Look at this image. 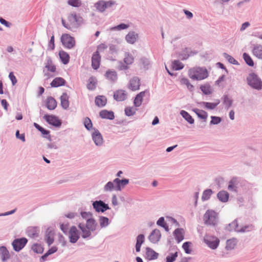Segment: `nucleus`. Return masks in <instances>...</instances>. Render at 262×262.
Here are the masks:
<instances>
[{"mask_svg": "<svg viewBox=\"0 0 262 262\" xmlns=\"http://www.w3.org/2000/svg\"><path fill=\"white\" fill-rule=\"evenodd\" d=\"M188 76L193 80H201L206 78L208 73L205 68L194 67L189 70Z\"/></svg>", "mask_w": 262, "mask_h": 262, "instance_id": "obj_1", "label": "nucleus"}, {"mask_svg": "<svg viewBox=\"0 0 262 262\" xmlns=\"http://www.w3.org/2000/svg\"><path fill=\"white\" fill-rule=\"evenodd\" d=\"M62 24L63 26L67 29L73 30L77 29L79 26V19L76 14H70L67 19H62Z\"/></svg>", "mask_w": 262, "mask_h": 262, "instance_id": "obj_2", "label": "nucleus"}, {"mask_svg": "<svg viewBox=\"0 0 262 262\" xmlns=\"http://www.w3.org/2000/svg\"><path fill=\"white\" fill-rule=\"evenodd\" d=\"M204 223L209 226H215L218 222L217 213L212 210H208L203 216Z\"/></svg>", "mask_w": 262, "mask_h": 262, "instance_id": "obj_3", "label": "nucleus"}, {"mask_svg": "<svg viewBox=\"0 0 262 262\" xmlns=\"http://www.w3.org/2000/svg\"><path fill=\"white\" fill-rule=\"evenodd\" d=\"M248 83L252 88L260 90L262 88V82L258 76L254 73L250 74L247 78Z\"/></svg>", "mask_w": 262, "mask_h": 262, "instance_id": "obj_4", "label": "nucleus"}, {"mask_svg": "<svg viewBox=\"0 0 262 262\" xmlns=\"http://www.w3.org/2000/svg\"><path fill=\"white\" fill-rule=\"evenodd\" d=\"M56 72V66L53 63L51 58H48L45 64V69L43 70L44 75L46 77L49 78L50 73L54 74Z\"/></svg>", "mask_w": 262, "mask_h": 262, "instance_id": "obj_5", "label": "nucleus"}, {"mask_svg": "<svg viewBox=\"0 0 262 262\" xmlns=\"http://www.w3.org/2000/svg\"><path fill=\"white\" fill-rule=\"evenodd\" d=\"M61 41L64 47L69 49L73 48L75 45L74 38L66 33L62 35Z\"/></svg>", "mask_w": 262, "mask_h": 262, "instance_id": "obj_6", "label": "nucleus"}, {"mask_svg": "<svg viewBox=\"0 0 262 262\" xmlns=\"http://www.w3.org/2000/svg\"><path fill=\"white\" fill-rule=\"evenodd\" d=\"M204 241L208 246L212 249H216L220 243V240L217 237L209 235L205 236Z\"/></svg>", "mask_w": 262, "mask_h": 262, "instance_id": "obj_7", "label": "nucleus"}, {"mask_svg": "<svg viewBox=\"0 0 262 262\" xmlns=\"http://www.w3.org/2000/svg\"><path fill=\"white\" fill-rule=\"evenodd\" d=\"M68 236L70 242L72 243H75L80 237V233L75 226H72L68 233Z\"/></svg>", "mask_w": 262, "mask_h": 262, "instance_id": "obj_8", "label": "nucleus"}, {"mask_svg": "<svg viewBox=\"0 0 262 262\" xmlns=\"http://www.w3.org/2000/svg\"><path fill=\"white\" fill-rule=\"evenodd\" d=\"M27 242V239L25 237L14 239L12 243L14 250L16 251H19L25 247Z\"/></svg>", "mask_w": 262, "mask_h": 262, "instance_id": "obj_9", "label": "nucleus"}, {"mask_svg": "<svg viewBox=\"0 0 262 262\" xmlns=\"http://www.w3.org/2000/svg\"><path fill=\"white\" fill-rule=\"evenodd\" d=\"M134 61V57L133 55L128 52L124 53V57L123 59L124 64L122 65L120 67V69L121 70H126L128 68V66L132 64Z\"/></svg>", "mask_w": 262, "mask_h": 262, "instance_id": "obj_10", "label": "nucleus"}, {"mask_svg": "<svg viewBox=\"0 0 262 262\" xmlns=\"http://www.w3.org/2000/svg\"><path fill=\"white\" fill-rule=\"evenodd\" d=\"M43 119L50 124L55 126H59L61 122L60 120L55 116L45 115Z\"/></svg>", "mask_w": 262, "mask_h": 262, "instance_id": "obj_11", "label": "nucleus"}, {"mask_svg": "<svg viewBox=\"0 0 262 262\" xmlns=\"http://www.w3.org/2000/svg\"><path fill=\"white\" fill-rule=\"evenodd\" d=\"M94 208L97 212H103L105 210L109 209V207L107 204H105L101 201H95L93 203Z\"/></svg>", "mask_w": 262, "mask_h": 262, "instance_id": "obj_12", "label": "nucleus"}, {"mask_svg": "<svg viewBox=\"0 0 262 262\" xmlns=\"http://www.w3.org/2000/svg\"><path fill=\"white\" fill-rule=\"evenodd\" d=\"M161 237V234L160 230L155 229L149 235L148 239L151 243L156 244L160 241Z\"/></svg>", "mask_w": 262, "mask_h": 262, "instance_id": "obj_13", "label": "nucleus"}, {"mask_svg": "<svg viewBox=\"0 0 262 262\" xmlns=\"http://www.w3.org/2000/svg\"><path fill=\"white\" fill-rule=\"evenodd\" d=\"M146 94L149 95V92L147 90L141 92L137 95L134 101V103L135 106L139 107L141 105L142 98Z\"/></svg>", "mask_w": 262, "mask_h": 262, "instance_id": "obj_14", "label": "nucleus"}, {"mask_svg": "<svg viewBox=\"0 0 262 262\" xmlns=\"http://www.w3.org/2000/svg\"><path fill=\"white\" fill-rule=\"evenodd\" d=\"M100 61V54L94 53L92 57V66L94 69L97 70L99 68Z\"/></svg>", "mask_w": 262, "mask_h": 262, "instance_id": "obj_15", "label": "nucleus"}, {"mask_svg": "<svg viewBox=\"0 0 262 262\" xmlns=\"http://www.w3.org/2000/svg\"><path fill=\"white\" fill-rule=\"evenodd\" d=\"M92 138L95 144L99 146L103 143L102 137L98 130H95L92 134Z\"/></svg>", "mask_w": 262, "mask_h": 262, "instance_id": "obj_16", "label": "nucleus"}, {"mask_svg": "<svg viewBox=\"0 0 262 262\" xmlns=\"http://www.w3.org/2000/svg\"><path fill=\"white\" fill-rule=\"evenodd\" d=\"M129 182L128 179L120 180L116 178L114 180V183L116 185V190L120 191L122 187L126 185Z\"/></svg>", "mask_w": 262, "mask_h": 262, "instance_id": "obj_17", "label": "nucleus"}, {"mask_svg": "<svg viewBox=\"0 0 262 262\" xmlns=\"http://www.w3.org/2000/svg\"><path fill=\"white\" fill-rule=\"evenodd\" d=\"M114 97L117 101H123L127 97V93L124 90H118L114 93Z\"/></svg>", "mask_w": 262, "mask_h": 262, "instance_id": "obj_18", "label": "nucleus"}, {"mask_svg": "<svg viewBox=\"0 0 262 262\" xmlns=\"http://www.w3.org/2000/svg\"><path fill=\"white\" fill-rule=\"evenodd\" d=\"M112 4L111 3H110L109 2L98 1L95 4V7L97 10L100 12H103L108 6H110Z\"/></svg>", "mask_w": 262, "mask_h": 262, "instance_id": "obj_19", "label": "nucleus"}, {"mask_svg": "<svg viewBox=\"0 0 262 262\" xmlns=\"http://www.w3.org/2000/svg\"><path fill=\"white\" fill-rule=\"evenodd\" d=\"M105 78L111 82H115L117 80V72L114 70H107L105 74Z\"/></svg>", "mask_w": 262, "mask_h": 262, "instance_id": "obj_20", "label": "nucleus"}, {"mask_svg": "<svg viewBox=\"0 0 262 262\" xmlns=\"http://www.w3.org/2000/svg\"><path fill=\"white\" fill-rule=\"evenodd\" d=\"M140 86V80L138 78L134 77L130 80L129 88L132 91L139 90Z\"/></svg>", "mask_w": 262, "mask_h": 262, "instance_id": "obj_21", "label": "nucleus"}, {"mask_svg": "<svg viewBox=\"0 0 262 262\" xmlns=\"http://www.w3.org/2000/svg\"><path fill=\"white\" fill-rule=\"evenodd\" d=\"M158 253L152 249L147 247L146 248V257L148 260L155 259L158 258Z\"/></svg>", "mask_w": 262, "mask_h": 262, "instance_id": "obj_22", "label": "nucleus"}, {"mask_svg": "<svg viewBox=\"0 0 262 262\" xmlns=\"http://www.w3.org/2000/svg\"><path fill=\"white\" fill-rule=\"evenodd\" d=\"M184 231L183 229L178 228L174 231V235L178 243L181 242L184 237Z\"/></svg>", "mask_w": 262, "mask_h": 262, "instance_id": "obj_23", "label": "nucleus"}, {"mask_svg": "<svg viewBox=\"0 0 262 262\" xmlns=\"http://www.w3.org/2000/svg\"><path fill=\"white\" fill-rule=\"evenodd\" d=\"M66 81L63 78L61 77H57L53 79L51 82V86L52 87H58L64 85Z\"/></svg>", "mask_w": 262, "mask_h": 262, "instance_id": "obj_24", "label": "nucleus"}, {"mask_svg": "<svg viewBox=\"0 0 262 262\" xmlns=\"http://www.w3.org/2000/svg\"><path fill=\"white\" fill-rule=\"evenodd\" d=\"M99 115L103 119H108L112 120L114 118V113L112 111L107 110H102L99 113Z\"/></svg>", "mask_w": 262, "mask_h": 262, "instance_id": "obj_25", "label": "nucleus"}, {"mask_svg": "<svg viewBox=\"0 0 262 262\" xmlns=\"http://www.w3.org/2000/svg\"><path fill=\"white\" fill-rule=\"evenodd\" d=\"M107 102V99L105 96H99L95 98V103L98 107H103L105 105Z\"/></svg>", "mask_w": 262, "mask_h": 262, "instance_id": "obj_26", "label": "nucleus"}, {"mask_svg": "<svg viewBox=\"0 0 262 262\" xmlns=\"http://www.w3.org/2000/svg\"><path fill=\"white\" fill-rule=\"evenodd\" d=\"M57 106L56 100L51 97H48L47 99L46 106L50 110H53Z\"/></svg>", "mask_w": 262, "mask_h": 262, "instance_id": "obj_27", "label": "nucleus"}, {"mask_svg": "<svg viewBox=\"0 0 262 262\" xmlns=\"http://www.w3.org/2000/svg\"><path fill=\"white\" fill-rule=\"evenodd\" d=\"M59 56L61 61L64 64H67L69 63L70 57L66 52L64 51H59Z\"/></svg>", "mask_w": 262, "mask_h": 262, "instance_id": "obj_28", "label": "nucleus"}, {"mask_svg": "<svg viewBox=\"0 0 262 262\" xmlns=\"http://www.w3.org/2000/svg\"><path fill=\"white\" fill-rule=\"evenodd\" d=\"M253 54L257 58L262 59V46L256 45L253 49Z\"/></svg>", "mask_w": 262, "mask_h": 262, "instance_id": "obj_29", "label": "nucleus"}, {"mask_svg": "<svg viewBox=\"0 0 262 262\" xmlns=\"http://www.w3.org/2000/svg\"><path fill=\"white\" fill-rule=\"evenodd\" d=\"M97 224L93 219H89L86 221V227L92 231H95L96 229Z\"/></svg>", "mask_w": 262, "mask_h": 262, "instance_id": "obj_30", "label": "nucleus"}, {"mask_svg": "<svg viewBox=\"0 0 262 262\" xmlns=\"http://www.w3.org/2000/svg\"><path fill=\"white\" fill-rule=\"evenodd\" d=\"M0 251L1 253L2 259L3 261H5L10 258L9 252L5 247H1L0 248Z\"/></svg>", "mask_w": 262, "mask_h": 262, "instance_id": "obj_31", "label": "nucleus"}, {"mask_svg": "<svg viewBox=\"0 0 262 262\" xmlns=\"http://www.w3.org/2000/svg\"><path fill=\"white\" fill-rule=\"evenodd\" d=\"M145 237L143 234H140L137 237V243L136 245V250L137 252L140 251L142 244L144 243Z\"/></svg>", "mask_w": 262, "mask_h": 262, "instance_id": "obj_32", "label": "nucleus"}, {"mask_svg": "<svg viewBox=\"0 0 262 262\" xmlns=\"http://www.w3.org/2000/svg\"><path fill=\"white\" fill-rule=\"evenodd\" d=\"M217 197L221 201L226 202L229 199V193L226 191H221L217 193Z\"/></svg>", "mask_w": 262, "mask_h": 262, "instance_id": "obj_33", "label": "nucleus"}, {"mask_svg": "<svg viewBox=\"0 0 262 262\" xmlns=\"http://www.w3.org/2000/svg\"><path fill=\"white\" fill-rule=\"evenodd\" d=\"M69 97L66 93H63L60 97L61 104L64 108H67L69 107Z\"/></svg>", "mask_w": 262, "mask_h": 262, "instance_id": "obj_34", "label": "nucleus"}, {"mask_svg": "<svg viewBox=\"0 0 262 262\" xmlns=\"http://www.w3.org/2000/svg\"><path fill=\"white\" fill-rule=\"evenodd\" d=\"M78 227L80 229L82 232V236L83 238H86L89 237L91 234V230H90L89 229H86L84 226L81 224V223L79 224Z\"/></svg>", "mask_w": 262, "mask_h": 262, "instance_id": "obj_35", "label": "nucleus"}, {"mask_svg": "<svg viewBox=\"0 0 262 262\" xmlns=\"http://www.w3.org/2000/svg\"><path fill=\"white\" fill-rule=\"evenodd\" d=\"M137 37V34H136L132 32L129 33L127 35H126L125 39L128 43L133 44L134 42H135Z\"/></svg>", "mask_w": 262, "mask_h": 262, "instance_id": "obj_36", "label": "nucleus"}, {"mask_svg": "<svg viewBox=\"0 0 262 262\" xmlns=\"http://www.w3.org/2000/svg\"><path fill=\"white\" fill-rule=\"evenodd\" d=\"M237 179H236V178L232 179L229 183V185L228 186V190L230 191H236V188H237Z\"/></svg>", "mask_w": 262, "mask_h": 262, "instance_id": "obj_37", "label": "nucleus"}, {"mask_svg": "<svg viewBox=\"0 0 262 262\" xmlns=\"http://www.w3.org/2000/svg\"><path fill=\"white\" fill-rule=\"evenodd\" d=\"M97 80L94 77H90L87 84V88L90 90H94L96 86Z\"/></svg>", "mask_w": 262, "mask_h": 262, "instance_id": "obj_38", "label": "nucleus"}, {"mask_svg": "<svg viewBox=\"0 0 262 262\" xmlns=\"http://www.w3.org/2000/svg\"><path fill=\"white\" fill-rule=\"evenodd\" d=\"M180 114L189 123L193 124L194 123V119L187 112L183 110L181 111Z\"/></svg>", "mask_w": 262, "mask_h": 262, "instance_id": "obj_39", "label": "nucleus"}, {"mask_svg": "<svg viewBox=\"0 0 262 262\" xmlns=\"http://www.w3.org/2000/svg\"><path fill=\"white\" fill-rule=\"evenodd\" d=\"M193 111L196 113L198 116L201 119L206 120L207 118L208 114L207 113L203 110H200L198 108H195L193 110Z\"/></svg>", "mask_w": 262, "mask_h": 262, "instance_id": "obj_40", "label": "nucleus"}, {"mask_svg": "<svg viewBox=\"0 0 262 262\" xmlns=\"http://www.w3.org/2000/svg\"><path fill=\"white\" fill-rule=\"evenodd\" d=\"M220 103V101L218 100L217 102L211 103L207 102H203L202 104L207 109L213 110Z\"/></svg>", "mask_w": 262, "mask_h": 262, "instance_id": "obj_41", "label": "nucleus"}, {"mask_svg": "<svg viewBox=\"0 0 262 262\" xmlns=\"http://www.w3.org/2000/svg\"><path fill=\"white\" fill-rule=\"evenodd\" d=\"M180 83L181 84L186 85L188 89L190 91H193V86L190 83L188 79L186 78H181L180 80Z\"/></svg>", "mask_w": 262, "mask_h": 262, "instance_id": "obj_42", "label": "nucleus"}, {"mask_svg": "<svg viewBox=\"0 0 262 262\" xmlns=\"http://www.w3.org/2000/svg\"><path fill=\"white\" fill-rule=\"evenodd\" d=\"M201 91L206 95H209L211 93V86L208 84H205L200 86Z\"/></svg>", "mask_w": 262, "mask_h": 262, "instance_id": "obj_43", "label": "nucleus"}, {"mask_svg": "<svg viewBox=\"0 0 262 262\" xmlns=\"http://www.w3.org/2000/svg\"><path fill=\"white\" fill-rule=\"evenodd\" d=\"M236 241L235 239H230L227 241L226 248L228 250H231L234 248L236 245Z\"/></svg>", "mask_w": 262, "mask_h": 262, "instance_id": "obj_44", "label": "nucleus"}, {"mask_svg": "<svg viewBox=\"0 0 262 262\" xmlns=\"http://www.w3.org/2000/svg\"><path fill=\"white\" fill-rule=\"evenodd\" d=\"M172 68L175 70L182 69L184 67L183 63L179 60H174L172 63Z\"/></svg>", "mask_w": 262, "mask_h": 262, "instance_id": "obj_45", "label": "nucleus"}, {"mask_svg": "<svg viewBox=\"0 0 262 262\" xmlns=\"http://www.w3.org/2000/svg\"><path fill=\"white\" fill-rule=\"evenodd\" d=\"M243 58L248 65L251 67H253L254 66L253 60L248 54L244 53L243 54Z\"/></svg>", "mask_w": 262, "mask_h": 262, "instance_id": "obj_46", "label": "nucleus"}, {"mask_svg": "<svg viewBox=\"0 0 262 262\" xmlns=\"http://www.w3.org/2000/svg\"><path fill=\"white\" fill-rule=\"evenodd\" d=\"M104 190L106 191L116 190V185L113 182H108L104 186Z\"/></svg>", "mask_w": 262, "mask_h": 262, "instance_id": "obj_47", "label": "nucleus"}, {"mask_svg": "<svg viewBox=\"0 0 262 262\" xmlns=\"http://www.w3.org/2000/svg\"><path fill=\"white\" fill-rule=\"evenodd\" d=\"M46 240L48 245H51L54 242V233L49 232L46 236Z\"/></svg>", "mask_w": 262, "mask_h": 262, "instance_id": "obj_48", "label": "nucleus"}, {"mask_svg": "<svg viewBox=\"0 0 262 262\" xmlns=\"http://www.w3.org/2000/svg\"><path fill=\"white\" fill-rule=\"evenodd\" d=\"M212 191L211 189H207V190H205L203 193L202 196V199L203 201H206V200H208L210 198V196L212 194Z\"/></svg>", "mask_w": 262, "mask_h": 262, "instance_id": "obj_49", "label": "nucleus"}, {"mask_svg": "<svg viewBox=\"0 0 262 262\" xmlns=\"http://www.w3.org/2000/svg\"><path fill=\"white\" fill-rule=\"evenodd\" d=\"M57 248L56 247H52L47 251L46 253L42 256L41 258L45 260L49 255L54 253L57 251Z\"/></svg>", "mask_w": 262, "mask_h": 262, "instance_id": "obj_50", "label": "nucleus"}, {"mask_svg": "<svg viewBox=\"0 0 262 262\" xmlns=\"http://www.w3.org/2000/svg\"><path fill=\"white\" fill-rule=\"evenodd\" d=\"M32 249L37 253H41L43 251L42 247L39 244H34L32 246Z\"/></svg>", "mask_w": 262, "mask_h": 262, "instance_id": "obj_51", "label": "nucleus"}, {"mask_svg": "<svg viewBox=\"0 0 262 262\" xmlns=\"http://www.w3.org/2000/svg\"><path fill=\"white\" fill-rule=\"evenodd\" d=\"M136 109L133 107H127L125 109V114L128 116H133L135 114Z\"/></svg>", "mask_w": 262, "mask_h": 262, "instance_id": "obj_52", "label": "nucleus"}, {"mask_svg": "<svg viewBox=\"0 0 262 262\" xmlns=\"http://www.w3.org/2000/svg\"><path fill=\"white\" fill-rule=\"evenodd\" d=\"M191 245V243L189 242H185L182 246V247L185 251V252L189 254L191 252V250L190 249V247Z\"/></svg>", "mask_w": 262, "mask_h": 262, "instance_id": "obj_53", "label": "nucleus"}, {"mask_svg": "<svg viewBox=\"0 0 262 262\" xmlns=\"http://www.w3.org/2000/svg\"><path fill=\"white\" fill-rule=\"evenodd\" d=\"M107 48V45H106L104 43H101L98 46L97 50L96 52H95V53L100 54V53L103 52L105 50H106Z\"/></svg>", "mask_w": 262, "mask_h": 262, "instance_id": "obj_54", "label": "nucleus"}, {"mask_svg": "<svg viewBox=\"0 0 262 262\" xmlns=\"http://www.w3.org/2000/svg\"><path fill=\"white\" fill-rule=\"evenodd\" d=\"M178 256L177 252H175L174 253H171L169 255H168L166 257V261L167 262H173L176 257Z\"/></svg>", "mask_w": 262, "mask_h": 262, "instance_id": "obj_55", "label": "nucleus"}, {"mask_svg": "<svg viewBox=\"0 0 262 262\" xmlns=\"http://www.w3.org/2000/svg\"><path fill=\"white\" fill-rule=\"evenodd\" d=\"M100 225L102 227L106 226L108 224V219L106 217H101L99 220Z\"/></svg>", "mask_w": 262, "mask_h": 262, "instance_id": "obj_56", "label": "nucleus"}, {"mask_svg": "<svg viewBox=\"0 0 262 262\" xmlns=\"http://www.w3.org/2000/svg\"><path fill=\"white\" fill-rule=\"evenodd\" d=\"M84 126L88 130L91 129L92 128L93 125L91 120L89 118H86L84 120Z\"/></svg>", "mask_w": 262, "mask_h": 262, "instance_id": "obj_57", "label": "nucleus"}, {"mask_svg": "<svg viewBox=\"0 0 262 262\" xmlns=\"http://www.w3.org/2000/svg\"><path fill=\"white\" fill-rule=\"evenodd\" d=\"M34 126L43 135H48L49 133V131L45 129L36 123H34Z\"/></svg>", "mask_w": 262, "mask_h": 262, "instance_id": "obj_58", "label": "nucleus"}, {"mask_svg": "<svg viewBox=\"0 0 262 262\" xmlns=\"http://www.w3.org/2000/svg\"><path fill=\"white\" fill-rule=\"evenodd\" d=\"M221 121V118L219 117L211 116L210 123L212 124H217Z\"/></svg>", "mask_w": 262, "mask_h": 262, "instance_id": "obj_59", "label": "nucleus"}, {"mask_svg": "<svg viewBox=\"0 0 262 262\" xmlns=\"http://www.w3.org/2000/svg\"><path fill=\"white\" fill-rule=\"evenodd\" d=\"M225 56L229 62L232 64H236L237 63V61L232 56L227 54H225Z\"/></svg>", "mask_w": 262, "mask_h": 262, "instance_id": "obj_60", "label": "nucleus"}, {"mask_svg": "<svg viewBox=\"0 0 262 262\" xmlns=\"http://www.w3.org/2000/svg\"><path fill=\"white\" fill-rule=\"evenodd\" d=\"M9 77L12 81L13 85H14L17 83V79L16 77L14 76L13 72H10L9 75Z\"/></svg>", "mask_w": 262, "mask_h": 262, "instance_id": "obj_61", "label": "nucleus"}, {"mask_svg": "<svg viewBox=\"0 0 262 262\" xmlns=\"http://www.w3.org/2000/svg\"><path fill=\"white\" fill-rule=\"evenodd\" d=\"M82 218L88 220L89 219H92V214L90 212H83L81 213Z\"/></svg>", "mask_w": 262, "mask_h": 262, "instance_id": "obj_62", "label": "nucleus"}, {"mask_svg": "<svg viewBox=\"0 0 262 262\" xmlns=\"http://www.w3.org/2000/svg\"><path fill=\"white\" fill-rule=\"evenodd\" d=\"M49 47L50 48L51 50H53L55 48V45H54V35H52L50 41L49 43Z\"/></svg>", "mask_w": 262, "mask_h": 262, "instance_id": "obj_63", "label": "nucleus"}, {"mask_svg": "<svg viewBox=\"0 0 262 262\" xmlns=\"http://www.w3.org/2000/svg\"><path fill=\"white\" fill-rule=\"evenodd\" d=\"M69 4L74 7H79L81 5L80 1H68Z\"/></svg>", "mask_w": 262, "mask_h": 262, "instance_id": "obj_64", "label": "nucleus"}]
</instances>
